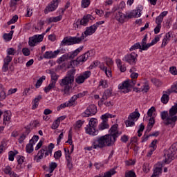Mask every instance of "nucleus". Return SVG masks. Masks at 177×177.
Wrapping results in <instances>:
<instances>
[{
  "mask_svg": "<svg viewBox=\"0 0 177 177\" xmlns=\"http://www.w3.org/2000/svg\"><path fill=\"white\" fill-rule=\"evenodd\" d=\"M75 75V69L73 68L67 72L66 77L59 82L60 86L64 87L61 91L64 92L65 96H69L71 93L70 89H71V84L74 82Z\"/></svg>",
  "mask_w": 177,
  "mask_h": 177,
  "instance_id": "obj_1",
  "label": "nucleus"
},
{
  "mask_svg": "<svg viewBox=\"0 0 177 177\" xmlns=\"http://www.w3.org/2000/svg\"><path fill=\"white\" fill-rule=\"evenodd\" d=\"M177 103L174 106L168 111H164L160 113V117L162 120H166V122H165V125H171L172 128L175 127V122L177 121Z\"/></svg>",
  "mask_w": 177,
  "mask_h": 177,
  "instance_id": "obj_2",
  "label": "nucleus"
},
{
  "mask_svg": "<svg viewBox=\"0 0 177 177\" xmlns=\"http://www.w3.org/2000/svg\"><path fill=\"white\" fill-rule=\"evenodd\" d=\"M140 16H142V10L139 8L130 12H126V14H122L121 10L118 8L117 11L115 12V18L119 23H124L125 19H133V17H140Z\"/></svg>",
  "mask_w": 177,
  "mask_h": 177,
  "instance_id": "obj_3",
  "label": "nucleus"
},
{
  "mask_svg": "<svg viewBox=\"0 0 177 177\" xmlns=\"http://www.w3.org/2000/svg\"><path fill=\"white\" fill-rule=\"evenodd\" d=\"M109 134L104 136L105 142L108 147L114 146V143H115L117 138L121 135V133L118 132V124L113 125L109 130Z\"/></svg>",
  "mask_w": 177,
  "mask_h": 177,
  "instance_id": "obj_4",
  "label": "nucleus"
},
{
  "mask_svg": "<svg viewBox=\"0 0 177 177\" xmlns=\"http://www.w3.org/2000/svg\"><path fill=\"white\" fill-rule=\"evenodd\" d=\"M84 39V34H82L80 37H66L61 41L60 46H70L71 45H75L80 44Z\"/></svg>",
  "mask_w": 177,
  "mask_h": 177,
  "instance_id": "obj_5",
  "label": "nucleus"
},
{
  "mask_svg": "<svg viewBox=\"0 0 177 177\" xmlns=\"http://www.w3.org/2000/svg\"><path fill=\"white\" fill-rule=\"evenodd\" d=\"M97 127V119L93 118H91L88 125L85 128L86 133L91 135L92 136H95L99 133V131L96 130Z\"/></svg>",
  "mask_w": 177,
  "mask_h": 177,
  "instance_id": "obj_6",
  "label": "nucleus"
},
{
  "mask_svg": "<svg viewBox=\"0 0 177 177\" xmlns=\"http://www.w3.org/2000/svg\"><path fill=\"white\" fill-rule=\"evenodd\" d=\"M177 151V142L174 143L170 148L165 153V162L166 164H169L174 158H175V153Z\"/></svg>",
  "mask_w": 177,
  "mask_h": 177,
  "instance_id": "obj_7",
  "label": "nucleus"
},
{
  "mask_svg": "<svg viewBox=\"0 0 177 177\" xmlns=\"http://www.w3.org/2000/svg\"><path fill=\"white\" fill-rule=\"evenodd\" d=\"M84 49V46L80 47L77 49H76L74 52L72 53H69L68 54L63 55L62 57H60L58 59V63L60 64L61 63H63V62H66V60L74 59L76 56H78V53L81 52Z\"/></svg>",
  "mask_w": 177,
  "mask_h": 177,
  "instance_id": "obj_8",
  "label": "nucleus"
},
{
  "mask_svg": "<svg viewBox=\"0 0 177 177\" xmlns=\"http://www.w3.org/2000/svg\"><path fill=\"white\" fill-rule=\"evenodd\" d=\"M115 115L110 114V113H105L102 115L101 118L102 120V122H101L98 126L99 131H104V129H109L110 128V126L109 125V123H107V121L109 118H114Z\"/></svg>",
  "mask_w": 177,
  "mask_h": 177,
  "instance_id": "obj_9",
  "label": "nucleus"
},
{
  "mask_svg": "<svg viewBox=\"0 0 177 177\" xmlns=\"http://www.w3.org/2000/svg\"><path fill=\"white\" fill-rule=\"evenodd\" d=\"M136 85V80H125L122 84H119V89H124L123 91L124 93H128V92L131 91V88H133Z\"/></svg>",
  "mask_w": 177,
  "mask_h": 177,
  "instance_id": "obj_10",
  "label": "nucleus"
},
{
  "mask_svg": "<svg viewBox=\"0 0 177 177\" xmlns=\"http://www.w3.org/2000/svg\"><path fill=\"white\" fill-rule=\"evenodd\" d=\"M95 17L91 15H84L83 18L80 21L77 20L73 24V27L75 28H81V26H88V21L93 20Z\"/></svg>",
  "mask_w": 177,
  "mask_h": 177,
  "instance_id": "obj_11",
  "label": "nucleus"
},
{
  "mask_svg": "<svg viewBox=\"0 0 177 177\" xmlns=\"http://www.w3.org/2000/svg\"><path fill=\"white\" fill-rule=\"evenodd\" d=\"M96 113H97V107L96 105L92 104L82 113V117H92L93 115H95Z\"/></svg>",
  "mask_w": 177,
  "mask_h": 177,
  "instance_id": "obj_12",
  "label": "nucleus"
},
{
  "mask_svg": "<svg viewBox=\"0 0 177 177\" xmlns=\"http://www.w3.org/2000/svg\"><path fill=\"white\" fill-rule=\"evenodd\" d=\"M122 60L127 63H129L131 66H135V64H136V62H138V54H136L135 52L127 54L124 57Z\"/></svg>",
  "mask_w": 177,
  "mask_h": 177,
  "instance_id": "obj_13",
  "label": "nucleus"
},
{
  "mask_svg": "<svg viewBox=\"0 0 177 177\" xmlns=\"http://www.w3.org/2000/svg\"><path fill=\"white\" fill-rule=\"evenodd\" d=\"M106 146H107V144L106 143V137L104 136L98 138L93 143V149H103Z\"/></svg>",
  "mask_w": 177,
  "mask_h": 177,
  "instance_id": "obj_14",
  "label": "nucleus"
},
{
  "mask_svg": "<svg viewBox=\"0 0 177 177\" xmlns=\"http://www.w3.org/2000/svg\"><path fill=\"white\" fill-rule=\"evenodd\" d=\"M147 41V35H145L144 38L142 39L140 43H136L134 45H133L129 50L130 52H132V50H136V49H140L141 50H147V49H144V48H146V42Z\"/></svg>",
  "mask_w": 177,
  "mask_h": 177,
  "instance_id": "obj_15",
  "label": "nucleus"
},
{
  "mask_svg": "<svg viewBox=\"0 0 177 177\" xmlns=\"http://www.w3.org/2000/svg\"><path fill=\"white\" fill-rule=\"evenodd\" d=\"M140 117V113L138 112H133L131 113L128 118V120L125 121L126 127H133L135 125V120Z\"/></svg>",
  "mask_w": 177,
  "mask_h": 177,
  "instance_id": "obj_16",
  "label": "nucleus"
},
{
  "mask_svg": "<svg viewBox=\"0 0 177 177\" xmlns=\"http://www.w3.org/2000/svg\"><path fill=\"white\" fill-rule=\"evenodd\" d=\"M62 0H53L45 9V13H49V12H54V10H56L57 9V6H59V3Z\"/></svg>",
  "mask_w": 177,
  "mask_h": 177,
  "instance_id": "obj_17",
  "label": "nucleus"
},
{
  "mask_svg": "<svg viewBox=\"0 0 177 177\" xmlns=\"http://www.w3.org/2000/svg\"><path fill=\"white\" fill-rule=\"evenodd\" d=\"M95 32H96V27L92 25L89 27H87L86 30L82 34H83L84 39L85 38H86V37L92 35V34H95Z\"/></svg>",
  "mask_w": 177,
  "mask_h": 177,
  "instance_id": "obj_18",
  "label": "nucleus"
},
{
  "mask_svg": "<svg viewBox=\"0 0 177 177\" xmlns=\"http://www.w3.org/2000/svg\"><path fill=\"white\" fill-rule=\"evenodd\" d=\"M92 51H88L84 55H80L77 58V62L78 64H81V63H84L88 60L89 57H91V53Z\"/></svg>",
  "mask_w": 177,
  "mask_h": 177,
  "instance_id": "obj_19",
  "label": "nucleus"
},
{
  "mask_svg": "<svg viewBox=\"0 0 177 177\" xmlns=\"http://www.w3.org/2000/svg\"><path fill=\"white\" fill-rule=\"evenodd\" d=\"M42 100V95H39L36 97L32 102V110H35V109L38 108V104H39V102Z\"/></svg>",
  "mask_w": 177,
  "mask_h": 177,
  "instance_id": "obj_20",
  "label": "nucleus"
},
{
  "mask_svg": "<svg viewBox=\"0 0 177 177\" xmlns=\"http://www.w3.org/2000/svg\"><path fill=\"white\" fill-rule=\"evenodd\" d=\"M158 41H160V37H156L154 38V39H152L151 43L147 44V41L145 42V48L144 47L143 49H146L147 50V49H149V48H150V46H153V45H156V44L158 43Z\"/></svg>",
  "mask_w": 177,
  "mask_h": 177,
  "instance_id": "obj_21",
  "label": "nucleus"
},
{
  "mask_svg": "<svg viewBox=\"0 0 177 177\" xmlns=\"http://www.w3.org/2000/svg\"><path fill=\"white\" fill-rule=\"evenodd\" d=\"M170 40H171V33L167 32L163 38L161 48H164V46H167V44H168V42H169Z\"/></svg>",
  "mask_w": 177,
  "mask_h": 177,
  "instance_id": "obj_22",
  "label": "nucleus"
},
{
  "mask_svg": "<svg viewBox=\"0 0 177 177\" xmlns=\"http://www.w3.org/2000/svg\"><path fill=\"white\" fill-rule=\"evenodd\" d=\"M162 165L160 167H156L153 169V173L151 177H158L160 175H161V173L162 172V168H161Z\"/></svg>",
  "mask_w": 177,
  "mask_h": 177,
  "instance_id": "obj_23",
  "label": "nucleus"
},
{
  "mask_svg": "<svg viewBox=\"0 0 177 177\" xmlns=\"http://www.w3.org/2000/svg\"><path fill=\"white\" fill-rule=\"evenodd\" d=\"M49 74L51 75V82H54V84H56L57 82V80H59V75L56 74L55 71H49Z\"/></svg>",
  "mask_w": 177,
  "mask_h": 177,
  "instance_id": "obj_24",
  "label": "nucleus"
},
{
  "mask_svg": "<svg viewBox=\"0 0 177 177\" xmlns=\"http://www.w3.org/2000/svg\"><path fill=\"white\" fill-rule=\"evenodd\" d=\"M155 122H156V120H154V118L151 117L149 118V123L147 127V132H150V131H151Z\"/></svg>",
  "mask_w": 177,
  "mask_h": 177,
  "instance_id": "obj_25",
  "label": "nucleus"
},
{
  "mask_svg": "<svg viewBox=\"0 0 177 177\" xmlns=\"http://www.w3.org/2000/svg\"><path fill=\"white\" fill-rule=\"evenodd\" d=\"M66 160L67 161V167L68 169H73V159L71 158V156H70L69 153L68 155L66 154Z\"/></svg>",
  "mask_w": 177,
  "mask_h": 177,
  "instance_id": "obj_26",
  "label": "nucleus"
},
{
  "mask_svg": "<svg viewBox=\"0 0 177 177\" xmlns=\"http://www.w3.org/2000/svg\"><path fill=\"white\" fill-rule=\"evenodd\" d=\"M45 153L44 149H41L38 152V156H36L35 158L36 159L37 162H39L42 158H44V153Z\"/></svg>",
  "mask_w": 177,
  "mask_h": 177,
  "instance_id": "obj_27",
  "label": "nucleus"
},
{
  "mask_svg": "<svg viewBox=\"0 0 177 177\" xmlns=\"http://www.w3.org/2000/svg\"><path fill=\"white\" fill-rule=\"evenodd\" d=\"M55 87H56V83L53 82H50L48 86L44 88V92L46 93H48V92H49L50 91H52V89H53Z\"/></svg>",
  "mask_w": 177,
  "mask_h": 177,
  "instance_id": "obj_28",
  "label": "nucleus"
},
{
  "mask_svg": "<svg viewBox=\"0 0 177 177\" xmlns=\"http://www.w3.org/2000/svg\"><path fill=\"white\" fill-rule=\"evenodd\" d=\"M56 168H57V163L52 162L49 164V169H48L47 171L50 172V174H53Z\"/></svg>",
  "mask_w": 177,
  "mask_h": 177,
  "instance_id": "obj_29",
  "label": "nucleus"
},
{
  "mask_svg": "<svg viewBox=\"0 0 177 177\" xmlns=\"http://www.w3.org/2000/svg\"><path fill=\"white\" fill-rule=\"evenodd\" d=\"M10 121V113L8 112V111H6L3 114V124L4 125H6V122H9Z\"/></svg>",
  "mask_w": 177,
  "mask_h": 177,
  "instance_id": "obj_30",
  "label": "nucleus"
},
{
  "mask_svg": "<svg viewBox=\"0 0 177 177\" xmlns=\"http://www.w3.org/2000/svg\"><path fill=\"white\" fill-rule=\"evenodd\" d=\"M13 32H15L13 30H11L9 33H5L3 36L5 41H10L12 38H13Z\"/></svg>",
  "mask_w": 177,
  "mask_h": 177,
  "instance_id": "obj_31",
  "label": "nucleus"
},
{
  "mask_svg": "<svg viewBox=\"0 0 177 177\" xmlns=\"http://www.w3.org/2000/svg\"><path fill=\"white\" fill-rule=\"evenodd\" d=\"M44 59H54L56 55L52 51H46L44 55Z\"/></svg>",
  "mask_w": 177,
  "mask_h": 177,
  "instance_id": "obj_32",
  "label": "nucleus"
},
{
  "mask_svg": "<svg viewBox=\"0 0 177 177\" xmlns=\"http://www.w3.org/2000/svg\"><path fill=\"white\" fill-rule=\"evenodd\" d=\"M161 102L164 104H167V103H168V102H169V93L163 94L161 97Z\"/></svg>",
  "mask_w": 177,
  "mask_h": 177,
  "instance_id": "obj_33",
  "label": "nucleus"
},
{
  "mask_svg": "<svg viewBox=\"0 0 177 177\" xmlns=\"http://www.w3.org/2000/svg\"><path fill=\"white\" fill-rule=\"evenodd\" d=\"M85 122V120H79L76 121L75 124H74L75 129H80L82 125H84V123Z\"/></svg>",
  "mask_w": 177,
  "mask_h": 177,
  "instance_id": "obj_34",
  "label": "nucleus"
},
{
  "mask_svg": "<svg viewBox=\"0 0 177 177\" xmlns=\"http://www.w3.org/2000/svg\"><path fill=\"white\" fill-rule=\"evenodd\" d=\"M26 153H32L34 151V144L32 142H30L29 144H27L26 145Z\"/></svg>",
  "mask_w": 177,
  "mask_h": 177,
  "instance_id": "obj_35",
  "label": "nucleus"
},
{
  "mask_svg": "<svg viewBox=\"0 0 177 177\" xmlns=\"http://www.w3.org/2000/svg\"><path fill=\"white\" fill-rule=\"evenodd\" d=\"M46 80V77L42 76L37 81V83L35 84V86L37 88H39L41 85H42V82Z\"/></svg>",
  "mask_w": 177,
  "mask_h": 177,
  "instance_id": "obj_36",
  "label": "nucleus"
},
{
  "mask_svg": "<svg viewBox=\"0 0 177 177\" xmlns=\"http://www.w3.org/2000/svg\"><path fill=\"white\" fill-rule=\"evenodd\" d=\"M75 82L79 85L81 84H84V82H85V78H84V77L80 75L75 78Z\"/></svg>",
  "mask_w": 177,
  "mask_h": 177,
  "instance_id": "obj_37",
  "label": "nucleus"
},
{
  "mask_svg": "<svg viewBox=\"0 0 177 177\" xmlns=\"http://www.w3.org/2000/svg\"><path fill=\"white\" fill-rule=\"evenodd\" d=\"M115 169H111L110 171H106V173L104 174L103 177H111L113 175L115 174Z\"/></svg>",
  "mask_w": 177,
  "mask_h": 177,
  "instance_id": "obj_38",
  "label": "nucleus"
},
{
  "mask_svg": "<svg viewBox=\"0 0 177 177\" xmlns=\"http://www.w3.org/2000/svg\"><path fill=\"white\" fill-rule=\"evenodd\" d=\"M38 41L35 36L29 38L28 44L30 46H35V44H37Z\"/></svg>",
  "mask_w": 177,
  "mask_h": 177,
  "instance_id": "obj_39",
  "label": "nucleus"
},
{
  "mask_svg": "<svg viewBox=\"0 0 177 177\" xmlns=\"http://www.w3.org/2000/svg\"><path fill=\"white\" fill-rule=\"evenodd\" d=\"M10 62L8 61H3V65L2 67V71L3 73H6V71H8V70H9V64Z\"/></svg>",
  "mask_w": 177,
  "mask_h": 177,
  "instance_id": "obj_40",
  "label": "nucleus"
},
{
  "mask_svg": "<svg viewBox=\"0 0 177 177\" xmlns=\"http://www.w3.org/2000/svg\"><path fill=\"white\" fill-rule=\"evenodd\" d=\"M117 10H118V7H114L111 12H106L105 15H104V17L106 19H107L108 17H110V15H111V13H115V12H117Z\"/></svg>",
  "mask_w": 177,
  "mask_h": 177,
  "instance_id": "obj_41",
  "label": "nucleus"
},
{
  "mask_svg": "<svg viewBox=\"0 0 177 177\" xmlns=\"http://www.w3.org/2000/svg\"><path fill=\"white\" fill-rule=\"evenodd\" d=\"M29 127H30L32 129V128H37V127H39V122L38 120H33L30 122Z\"/></svg>",
  "mask_w": 177,
  "mask_h": 177,
  "instance_id": "obj_42",
  "label": "nucleus"
},
{
  "mask_svg": "<svg viewBox=\"0 0 177 177\" xmlns=\"http://www.w3.org/2000/svg\"><path fill=\"white\" fill-rule=\"evenodd\" d=\"M8 56H15L16 55V50L13 48H10L7 49Z\"/></svg>",
  "mask_w": 177,
  "mask_h": 177,
  "instance_id": "obj_43",
  "label": "nucleus"
},
{
  "mask_svg": "<svg viewBox=\"0 0 177 177\" xmlns=\"http://www.w3.org/2000/svg\"><path fill=\"white\" fill-rule=\"evenodd\" d=\"M19 20V16L15 15L12 17V18L7 23L8 26H10V24H13L14 23H16Z\"/></svg>",
  "mask_w": 177,
  "mask_h": 177,
  "instance_id": "obj_44",
  "label": "nucleus"
},
{
  "mask_svg": "<svg viewBox=\"0 0 177 177\" xmlns=\"http://www.w3.org/2000/svg\"><path fill=\"white\" fill-rule=\"evenodd\" d=\"M44 35H45V33H43L42 35H35L34 37L36 38L37 42H42V41H44Z\"/></svg>",
  "mask_w": 177,
  "mask_h": 177,
  "instance_id": "obj_45",
  "label": "nucleus"
},
{
  "mask_svg": "<svg viewBox=\"0 0 177 177\" xmlns=\"http://www.w3.org/2000/svg\"><path fill=\"white\" fill-rule=\"evenodd\" d=\"M111 90L110 89H106L103 94V96L104 97V99H107L108 97H110V96H111Z\"/></svg>",
  "mask_w": 177,
  "mask_h": 177,
  "instance_id": "obj_46",
  "label": "nucleus"
},
{
  "mask_svg": "<svg viewBox=\"0 0 177 177\" xmlns=\"http://www.w3.org/2000/svg\"><path fill=\"white\" fill-rule=\"evenodd\" d=\"M89 5H91V1L89 0L82 1V8H88Z\"/></svg>",
  "mask_w": 177,
  "mask_h": 177,
  "instance_id": "obj_47",
  "label": "nucleus"
},
{
  "mask_svg": "<svg viewBox=\"0 0 177 177\" xmlns=\"http://www.w3.org/2000/svg\"><path fill=\"white\" fill-rule=\"evenodd\" d=\"M151 82L153 84H154V85H156V86H160L161 85V81H160V80L158 79H156V78H152L151 80Z\"/></svg>",
  "mask_w": 177,
  "mask_h": 177,
  "instance_id": "obj_48",
  "label": "nucleus"
},
{
  "mask_svg": "<svg viewBox=\"0 0 177 177\" xmlns=\"http://www.w3.org/2000/svg\"><path fill=\"white\" fill-rule=\"evenodd\" d=\"M13 171H12V167L10 166H6V168L4 169V173L6 175H10Z\"/></svg>",
  "mask_w": 177,
  "mask_h": 177,
  "instance_id": "obj_49",
  "label": "nucleus"
},
{
  "mask_svg": "<svg viewBox=\"0 0 177 177\" xmlns=\"http://www.w3.org/2000/svg\"><path fill=\"white\" fill-rule=\"evenodd\" d=\"M66 107H69L68 103H67V102L64 104H61L59 106H57V111H60V110L62 109H66Z\"/></svg>",
  "mask_w": 177,
  "mask_h": 177,
  "instance_id": "obj_50",
  "label": "nucleus"
},
{
  "mask_svg": "<svg viewBox=\"0 0 177 177\" xmlns=\"http://www.w3.org/2000/svg\"><path fill=\"white\" fill-rule=\"evenodd\" d=\"M53 149H55V144L53 143H50L49 145L48 146V151L52 156V151H53Z\"/></svg>",
  "mask_w": 177,
  "mask_h": 177,
  "instance_id": "obj_51",
  "label": "nucleus"
},
{
  "mask_svg": "<svg viewBox=\"0 0 177 177\" xmlns=\"http://www.w3.org/2000/svg\"><path fill=\"white\" fill-rule=\"evenodd\" d=\"M60 157H62V151L58 150L55 151L54 153V158H55V160L60 159Z\"/></svg>",
  "mask_w": 177,
  "mask_h": 177,
  "instance_id": "obj_52",
  "label": "nucleus"
},
{
  "mask_svg": "<svg viewBox=\"0 0 177 177\" xmlns=\"http://www.w3.org/2000/svg\"><path fill=\"white\" fill-rule=\"evenodd\" d=\"M154 111H156V108L154 106L151 107L147 112L148 117H153V113H154Z\"/></svg>",
  "mask_w": 177,
  "mask_h": 177,
  "instance_id": "obj_53",
  "label": "nucleus"
},
{
  "mask_svg": "<svg viewBox=\"0 0 177 177\" xmlns=\"http://www.w3.org/2000/svg\"><path fill=\"white\" fill-rule=\"evenodd\" d=\"M81 75L83 77V78H84V80H88V78H89V77H91V71H85Z\"/></svg>",
  "mask_w": 177,
  "mask_h": 177,
  "instance_id": "obj_54",
  "label": "nucleus"
},
{
  "mask_svg": "<svg viewBox=\"0 0 177 177\" xmlns=\"http://www.w3.org/2000/svg\"><path fill=\"white\" fill-rule=\"evenodd\" d=\"M162 20H164V18L160 17V15L156 17V23L158 26H161V23H162Z\"/></svg>",
  "mask_w": 177,
  "mask_h": 177,
  "instance_id": "obj_55",
  "label": "nucleus"
},
{
  "mask_svg": "<svg viewBox=\"0 0 177 177\" xmlns=\"http://www.w3.org/2000/svg\"><path fill=\"white\" fill-rule=\"evenodd\" d=\"M169 71L173 75H177V69L175 66L170 67Z\"/></svg>",
  "mask_w": 177,
  "mask_h": 177,
  "instance_id": "obj_56",
  "label": "nucleus"
},
{
  "mask_svg": "<svg viewBox=\"0 0 177 177\" xmlns=\"http://www.w3.org/2000/svg\"><path fill=\"white\" fill-rule=\"evenodd\" d=\"M17 162L19 165H21L24 162V158L23 156H18L17 157Z\"/></svg>",
  "mask_w": 177,
  "mask_h": 177,
  "instance_id": "obj_57",
  "label": "nucleus"
},
{
  "mask_svg": "<svg viewBox=\"0 0 177 177\" xmlns=\"http://www.w3.org/2000/svg\"><path fill=\"white\" fill-rule=\"evenodd\" d=\"M157 140H154L151 142L150 147L151 148V149L153 150H156V149H157Z\"/></svg>",
  "mask_w": 177,
  "mask_h": 177,
  "instance_id": "obj_58",
  "label": "nucleus"
},
{
  "mask_svg": "<svg viewBox=\"0 0 177 177\" xmlns=\"http://www.w3.org/2000/svg\"><path fill=\"white\" fill-rule=\"evenodd\" d=\"M39 137L38 136H34L31 140H30V143L35 145V142H38Z\"/></svg>",
  "mask_w": 177,
  "mask_h": 177,
  "instance_id": "obj_59",
  "label": "nucleus"
},
{
  "mask_svg": "<svg viewBox=\"0 0 177 177\" xmlns=\"http://www.w3.org/2000/svg\"><path fill=\"white\" fill-rule=\"evenodd\" d=\"M26 138H27V136L24 133H22L21 136H20V137L19 138V143H20V145H21V143H23V142H24V140L26 139Z\"/></svg>",
  "mask_w": 177,
  "mask_h": 177,
  "instance_id": "obj_60",
  "label": "nucleus"
},
{
  "mask_svg": "<svg viewBox=\"0 0 177 177\" xmlns=\"http://www.w3.org/2000/svg\"><path fill=\"white\" fill-rule=\"evenodd\" d=\"M125 177H136V174H135V171H129L126 173Z\"/></svg>",
  "mask_w": 177,
  "mask_h": 177,
  "instance_id": "obj_61",
  "label": "nucleus"
},
{
  "mask_svg": "<svg viewBox=\"0 0 177 177\" xmlns=\"http://www.w3.org/2000/svg\"><path fill=\"white\" fill-rule=\"evenodd\" d=\"M32 129L28 125L26 127V131L24 133V134L26 135V136H28V135H30V132H31V130Z\"/></svg>",
  "mask_w": 177,
  "mask_h": 177,
  "instance_id": "obj_62",
  "label": "nucleus"
},
{
  "mask_svg": "<svg viewBox=\"0 0 177 177\" xmlns=\"http://www.w3.org/2000/svg\"><path fill=\"white\" fill-rule=\"evenodd\" d=\"M8 160L9 161H14L15 160V154L13 153L12 151L9 152Z\"/></svg>",
  "mask_w": 177,
  "mask_h": 177,
  "instance_id": "obj_63",
  "label": "nucleus"
},
{
  "mask_svg": "<svg viewBox=\"0 0 177 177\" xmlns=\"http://www.w3.org/2000/svg\"><path fill=\"white\" fill-rule=\"evenodd\" d=\"M22 53L24 56H30V50L28 48H23Z\"/></svg>",
  "mask_w": 177,
  "mask_h": 177,
  "instance_id": "obj_64",
  "label": "nucleus"
}]
</instances>
